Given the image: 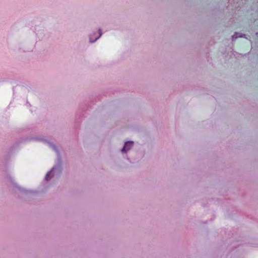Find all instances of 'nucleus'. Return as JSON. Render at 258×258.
<instances>
[{"label":"nucleus","instance_id":"nucleus-1","mask_svg":"<svg viewBox=\"0 0 258 258\" xmlns=\"http://www.w3.org/2000/svg\"><path fill=\"white\" fill-rule=\"evenodd\" d=\"M133 145H134L133 142H132V141L126 142L125 143L124 147L122 149L121 152H124V153L126 152L133 146Z\"/></svg>","mask_w":258,"mask_h":258},{"label":"nucleus","instance_id":"nucleus-2","mask_svg":"<svg viewBox=\"0 0 258 258\" xmlns=\"http://www.w3.org/2000/svg\"><path fill=\"white\" fill-rule=\"evenodd\" d=\"M45 178L46 180H48L50 178V177H49V173L46 174L45 176Z\"/></svg>","mask_w":258,"mask_h":258},{"label":"nucleus","instance_id":"nucleus-3","mask_svg":"<svg viewBox=\"0 0 258 258\" xmlns=\"http://www.w3.org/2000/svg\"><path fill=\"white\" fill-rule=\"evenodd\" d=\"M234 36H235V38H237L238 37L237 34H235V35Z\"/></svg>","mask_w":258,"mask_h":258},{"label":"nucleus","instance_id":"nucleus-4","mask_svg":"<svg viewBox=\"0 0 258 258\" xmlns=\"http://www.w3.org/2000/svg\"><path fill=\"white\" fill-rule=\"evenodd\" d=\"M98 38H99V37L96 38L95 39V40H97V39H98Z\"/></svg>","mask_w":258,"mask_h":258},{"label":"nucleus","instance_id":"nucleus-5","mask_svg":"<svg viewBox=\"0 0 258 258\" xmlns=\"http://www.w3.org/2000/svg\"><path fill=\"white\" fill-rule=\"evenodd\" d=\"M102 33L100 32V36L101 35Z\"/></svg>","mask_w":258,"mask_h":258},{"label":"nucleus","instance_id":"nucleus-6","mask_svg":"<svg viewBox=\"0 0 258 258\" xmlns=\"http://www.w3.org/2000/svg\"><path fill=\"white\" fill-rule=\"evenodd\" d=\"M256 35H257V36L258 37V33H256Z\"/></svg>","mask_w":258,"mask_h":258}]
</instances>
